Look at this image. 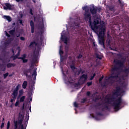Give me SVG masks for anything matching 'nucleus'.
I'll use <instances>...</instances> for the list:
<instances>
[{"label": "nucleus", "instance_id": "1", "mask_svg": "<svg viewBox=\"0 0 129 129\" xmlns=\"http://www.w3.org/2000/svg\"><path fill=\"white\" fill-rule=\"evenodd\" d=\"M115 67L112 68L111 76L106 78L105 85H112L113 82H117L120 87H116L113 92L112 97L107 95L104 99V102L107 105L113 106L116 111L119 110L122 105L121 96L124 94V89L127 86V74H129V68H123V62L121 61L114 59Z\"/></svg>", "mask_w": 129, "mask_h": 129}, {"label": "nucleus", "instance_id": "2", "mask_svg": "<svg viewBox=\"0 0 129 129\" xmlns=\"http://www.w3.org/2000/svg\"><path fill=\"white\" fill-rule=\"evenodd\" d=\"M83 10L85 12L84 14L85 21L88 22L92 30L96 34H97L99 43L103 46V48H105L104 41L105 37H104V32H105V23L96 16H94L92 19L88 6L83 7Z\"/></svg>", "mask_w": 129, "mask_h": 129}, {"label": "nucleus", "instance_id": "3", "mask_svg": "<svg viewBox=\"0 0 129 129\" xmlns=\"http://www.w3.org/2000/svg\"><path fill=\"white\" fill-rule=\"evenodd\" d=\"M24 119V116L20 115L18 118V120L14 122V129H26L28 125V121H29V114L26 115L25 120Z\"/></svg>", "mask_w": 129, "mask_h": 129}, {"label": "nucleus", "instance_id": "4", "mask_svg": "<svg viewBox=\"0 0 129 129\" xmlns=\"http://www.w3.org/2000/svg\"><path fill=\"white\" fill-rule=\"evenodd\" d=\"M5 33L7 37H8V40H6L5 41H2L1 42H0V44H1L0 49H4V48H8V47H10L11 46V43H12V41H13L14 39V36H13V35H14L15 31L11 30L9 32L10 35H10V34H8V32L6 31H5Z\"/></svg>", "mask_w": 129, "mask_h": 129}, {"label": "nucleus", "instance_id": "5", "mask_svg": "<svg viewBox=\"0 0 129 129\" xmlns=\"http://www.w3.org/2000/svg\"><path fill=\"white\" fill-rule=\"evenodd\" d=\"M9 62H10V60L8 59L5 54L0 55V69L2 71H6V65Z\"/></svg>", "mask_w": 129, "mask_h": 129}, {"label": "nucleus", "instance_id": "6", "mask_svg": "<svg viewBox=\"0 0 129 129\" xmlns=\"http://www.w3.org/2000/svg\"><path fill=\"white\" fill-rule=\"evenodd\" d=\"M24 74L27 77L28 76H29V75H32V79H33L32 86H34V85L36 83V82L35 81L36 80V78L37 77V69H35L33 71L30 72L28 70H26L24 72Z\"/></svg>", "mask_w": 129, "mask_h": 129}, {"label": "nucleus", "instance_id": "7", "mask_svg": "<svg viewBox=\"0 0 129 129\" xmlns=\"http://www.w3.org/2000/svg\"><path fill=\"white\" fill-rule=\"evenodd\" d=\"M41 44L36 43L35 42H32L29 46V47L33 48V47H35V51L34 53L36 56H38L39 54H40V52H41Z\"/></svg>", "mask_w": 129, "mask_h": 129}, {"label": "nucleus", "instance_id": "8", "mask_svg": "<svg viewBox=\"0 0 129 129\" xmlns=\"http://www.w3.org/2000/svg\"><path fill=\"white\" fill-rule=\"evenodd\" d=\"M69 27L66 25L67 30V31H69L70 29L72 30H75L76 31V30H78L79 29V22L78 21H76V22L74 23V24H71V23H69Z\"/></svg>", "mask_w": 129, "mask_h": 129}, {"label": "nucleus", "instance_id": "9", "mask_svg": "<svg viewBox=\"0 0 129 129\" xmlns=\"http://www.w3.org/2000/svg\"><path fill=\"white\" fill-rule=\"evenodd\" d=\"M60 40L64 42L66 45L69 42V37H68V33H66L65 31H63L61 33Z\"/></svg>", "mask_w": 129, "mask_h": 129}, {"label": "nucleus", "instance_id": "10", "mask_svg": "<svg viewBox=\"0 0 129 129\" xmlns=\"http://www.w3.org/2000/svg\"><path fill=\"white\" fill-rule=\"evenodd\" d=\"M87 79V75H83L79 82H78V84H75V87H79L80 85H81V84H83V83H84V82H85V81H86Z\"/></svg>", "mask_w": 129, "mask_h": 129}, {"label": "nucleus", "instance_id": "11", "mask_svg": "<svg viewBox=\"0 0 129 129\" xmlns=\"http://www.w3.org/2000/svg\"><path fill=\"white\" fill-rule=\"evenodd\" d=\"M17 51H18V53L15 56H12L11 57V59H13V60H16L18 57L20 55V52H21V49L20 48V46H18V48H15L13 47L12 48V53H13V55H15V53H17Z\"/></svg>", "mask_w": 129, "mask_h": 129}, {"label": "nucleus", "instance_id": "12", "mask_svg": "<svg viewBox=\"0 0 129 129\" xmlns=\"http://www.w3.org/2000/svg\"><path fill=\"white\" fill-rule=\"evenodd\" d=\"M61 71L62 72V74L63 75V79H64V83H66V84H71V83H72V79H71V78L69 77V78H66V76L65 75V73H64V72H63V69L61 68Z\"/></svg>", "mask_w": 129, "mask_h": 129}, {"label": "nucleus", "instance_id": "13", "mask_svg": "<svg viewBox=\"0 0 129 129\" xmlns=\"http://www.w3.org/2000/svg\"><path fill=\"white\" fill-rule=\"evenodd\" d=\"M21 87V84H18L17 86L15 89L14 90L12 95L13 96L14 99H16L17 98V96L18 95V93L19 92V89H20V88Z\"/></svg>", "mask_w": 129, "mask_h": 129}, {"label": "nucleus", "instance_id": "14", "mask_svg": "<svg viewBox=\"0 0 129 129\" xmlns=\"http://www.w3.org/2000/svg\"><path fill=\"white\" fill-rule=\"evenodd\" d=\"M62 45H60V48H59V55L60 56V65H62V62H63V56H62V55L63 54V50H62Z\"/></svg>", "mask_w": 129, "mask_h": 129}, {"label": "nucleus", "instance_id": "15", "mask_svg": "<svg viewBox=\"0 0 129 129\" xmlns=\"http://www.w3.org/2000/svg\"><path fill=\"white\" fill-rule=\"evenodd\" d=\"M90 10L92 15H96V8L94 7V5L90 6Z\"/></svg>", "mask_w": 129, "mask_h": 129}, {"label": "nucleus", "instance_id": "16", "mask_svg": "<svg viewBox=\"0 0 129 129\" xmlns=\"http://www.w3.org/2000/svg\"><path fill=\"white\" fill-rule=\"evenodd\" d=\"M4 10H13L14 6L10 4H6V7H4Z\"/></svg>", "mask_w": 129, "mask_h": 129}, {"label": "nucleus", "instance_id": "17", "mask_svg": "<svg viewBox=\"0 0 129 129\" xmlns=\"http://www.w3.org/2000/svg\"><path fill=\"white\" fill-rule=\"evenodd\" d=\"M3 19H5V20H7L8 21L9 23L10 22H12V18L10 16H3Z\"/></svg>", "mask_w": 129, "mask_h": 129}, {"label": "nucleus", "instance_id": "18", "mask_svg": "<svg viewBox=\"0 0 129 129\" xmlns=\"http://www.w3.org/2000/svg\"><path fill=\"white\" fill-rule=\"evenodd\" d=\"M44 32H45V28L44 27V22L42 21L40 30V33L41 35H43V34H44Z\"/></svg>", "mask_w": 129, "mask_h": 129}, {"label": "nucleus", "instance_id": "19", "mask_svg": "<svg viewBox=\"0 0 129 129\" xmlns=\"http://www.w3.org/2000/svg\"><path fill=\"white\" fill-rule=\"evenodd\" d=\"M30 26L31 27V33L33 34L34 32L35 27L34 26V22L33 21L30 22Z\"/></svg>", "mask_w": 129, "mask_h": 129}, {"label": "nucleus", "instance_id": "20", "mask_svg": "<svg viewBox=\"0 0 129 129\" xmlns=\"http://www.w3.org/2000/svg\"><path fill=\"white\" fill-rule=\"evenodd\" d=\"M106 10H109V11H108V14H110V12H112V13H113V6H107L106 8Z\"/></svg>", "mask_w": 129, "mask_h": 129}, {"label": "nucleus", "instance_id": "21", "mask_svg": "<svg viewBox=\"0 0 129 129\" xmlns=\"http://www.w3.org/2000/svg\"><path fill=\"white\" fill-rule=\"evenodd\" d=\"M26 58V54H23L22 56L20 58V59H22L23 60V63H27L28 62V59H25Z\"/></svg>", "mask_w": 129, "mask_h": 129}, {"label": "nucleus", "instance_id": "22", "mask_svg": "<svg viewBox=\"0 0 129 129\" xmlns=\"http://www.w3.org/2000/svg\"><path fill=\"white\" fill-rule=\"evenodd\" d=\"M27 85H28V82H27V81H25L22 84V88L24 89H26V88H27Z\"/></svg>", "mask_w": 129, "mask_h": 129}, {"label": "nucleus", "instance_id": "23", "mask_svg": "<svg viewBox=\"0 0 129 129\" xmlns=\"http://www.w3.org/2000/svg\"><path fill=\"white\" fill-rule=\"evenodd\" d=\"M8 68H11V67H15L16 66V64L15 63H8L7 65Z\"/></svg>", "mask_w": 129, "mask_h": 129}, {"label": "nucleus", "instance_id": "24", "mask_svg": "<svg viewBox=\"0 0 129 129\" xmlns=\"http://www.w3.org/2000/svg\"><path fill=\"white\" fill-rule=\"evenodd\" d=\"M25 98H26V96H23L21 97L20 98V101H19L20 102H24Z\"/></svg>", "mask_w": 129, "mask_h": 129}, {"label": "nucleus", "instance_id": "25", "mask_svg": "<svg viewBox=\"0 0 129 129\" xmlns=\"http://www.w3.org/2000/svg\"><path fill=\"white\" fill-rule=\"evenodd\" d=\"M24 94V90L23 89H21L19 91V95L21 96V95H23Z\"/></svg>", "mask_w": 129, "mask_h": 129}, {"label": "nucleus", "instance_id": "26", "mask_svg": "<svg viewBox=\"0 0 129 129\" xmlns=\"http://www.w3.org/2000/svg\"><path fill=\"white\" fill-rule=\"evenodd\" d=\"M109 39V36H108L107 37V43H108V45H110V39Z\"/></svg>", "mask_w": 129, "mask_h": 129}, {"label": "nucleus", "instance_id": "27", "mask_svg": "<svg viewBox=\"0 0 129 129\" xmlns=\"http://www.w3.org/2000/svg\"><path fill=\"white\" fill-rule=\"evenodd\" d=\"M19 104H20V101H17L15 103V106H18L19 105Z\"/></svg>", "mask_w": 129, "mask_h": 129}, {"label": "nucleus", "instance_id": "28", "mask_svg": "<svg viewBox=\"0 0 129 129\" xmlns=\"http://www.w3.org/2000/svg\"><path fill=\"white\" fill-rule=\"evenodd\" d=\"M10 121H9L7 123V129H9L10 128Z\"/></svg>", "mask_w": 129, "mask_h": 129}, {"label": "nucleus", "instance_id": "29", "mask_svg": "<svg viewBox=\"0 0 129 129\" xmlns=\"http://www.w3.org/2000/svg\"><path fill=\"white\" fill-rule=\"evenodd\" d=\"M9 76V73H7L4 75V78H7V77Z\"/></svg>", "mask_w": 129, "mask_h": 129}, {"label": "nucleus", "instance_id": "30", "mask_svg": "<svg viewBox=\"0 0 129 129\" xmlns=\"http://www.w3.org/2000/svg\"><path fill=\"white\" fill-rule=\"evenodd\" d=\"M74 105L75 107H77V106H78V104H77V103H76V102H74Z\"/></svg>", "mask_w": 129, "mask_h": 129}, {"label": "nucleus", "instance_id": "31", "mask_svg": "<svg viewBox=\"0 0 129 129\" xmlns=\"http://www.w3.org/2000/svg\"><path fill=\"white\" fill-rule=\"evenodd\" d=\"M102 79H103V76H102L99 79L100 83H101V81H102Z\"/></svg>", "mask_w": 129, "mask_h": 129}, {"label": "nucleus", "instance_id": "32", "mask_svg": "<svg viewBox=\"0 0 129 129\" xmlns=\"http://www.w3.org/2000/svg\"><path fill=\"white\" fill-rule=\"evenodd\" d=\"M95 74H94L93 76L91 77V78H90V80H92V79H93V78H94V77L95 76Z\"/></svg>", "mask_w": 129, "mask_h": 129}, {"label": "nucleus", "instance_id": "33", "mask_svg": "<svg viewBox=\"0 0 129 129\" xmlns=\"http://www.w3.org/2000/svg\"><path fill=\"white\" fill-rule=\"evenodd\" d=\"M4 126H5V123L2 122V124H1V128H3V127H4Z\"/></svg>", "mask_w": 129, "mask_h": 129}, {"label": "nucleus", "instance_id": "34", "mask_svg": "<svg viewBox=\"0 0 129 129\" xmlns=\"http://www.w3.org/2000/svg\"><path fill=\"white\" fill-rule=\"evenodd\" d=\"M15 1H16L17 3H21L24 0H15Z\"/></svg>", "mask_w": 129, "mask_h": 129}, {"label": "nucleus", "instance_id": "35", "mask_svg": "<svg viewBox=\"0 0 129 129\" xmlns=\"http://www.w3.org/2000/svg\"><path fill=\"white\" fill-rule=\"evenodd\" d=\"M19 23L21 24L22 26H24V24H23V20H19Z\"/></svg>", "mask_w": 129, "mask_h": 129}, {"label": "nucleus", "instance_id": "36", "mask_svg": "<svg viewBox=\"0 0 129 129\" xmlns=\"http://www.w3.org/2000/svg\"><path fill=\"white\" fill-rule=\"evenodd\" d=\"M71 68L72 69V70H74V69H75V67L74 66H71Z\"/></svg>", "mask_w": 129, "mask_h": 129}, {"label": "nucleus", "instance_id": "37", "mask_svg": "<svg viewBox=\"0 0 129 129\" xmlns=\"http://www.w3.org/2000/svg\"><path fill=\"white\" fill-rule=\"evenodd\" d=\"M20 39H21L22 41H25V37H20Z\"/></svg>", "mask_w": 129, "mask_h": 129}, {"label": "nucleus", "instance_id": "38", "mask_svg": "<svg viewBox=\"0 0 129 129\" xmlns=\"http://www.w3.org/2000/svg\"><path fill=\"white\" fill-rule=\"evenodd\" d=\"M91 84H92V83H91V82L87 83L88 86H90V85H91Z\"/></svg>", "mask_w": 129, "mask_h": 129}, {"label": "nucleus", "instance_id": "39", "mask_svg": "<svg viewBox=\"0 0 129 129\" xmlns=\"http://www.w3.org/2000/svg\"><path fill=\"white\" fill-rule=\"evenodd\" d=\"M30 14L32 15H33V10H32V9H30Z\"/></svg>", "mask_w": 129, "mask_h": 129}, {"label": "nucleus", "instance_id": "40", "mask_svg": "<svg viewBox=\"0 0 129 129\" xmlns=\"http://www.w3.org/2000/svg\"><path fill=\"white\" fill-rule=\"evenodd\" d=\"M81 58H82V55H79L78 56V59H81Z\"/></svg>", "mask_w": 129, "mask_h": 129}, {"label": "nucleus", "instance_id": "41", "mask_svg": "<svg viewBox=\"0 0 129 129\" xmlns=\"http://www.w3.org/2000/svg\"><path fill=\"white\" fill-rule=\"evenodd\" d=\"M15 99H12L11 100V102L12 103H13V102H14V101H15Z\"/></svg>", "mask_w": 129, "mask_h": 129}, {"label": "nucleus", "instance_id": "42", "mask_svg": "<svg viewBox=\"0 0 129 129\" xmlns=\"http://www.w3.org/2000/svg\"><path fill=\"white\" fill-rule=\"evenodd\" d=\"M87 95H88V96H89V95H90V92H88L87 93Z\"/></svg>", "mask_w": 129, "mask_h": 129}, {"label": "nucleus", "instance_id": "43", "mask_svg": "<svg viewBox=\"0 0 129 129\" xmlns=\"http://www.w3.org/2000/svg\"><path fill=\"white\" fill-rule=\"evenodd\" d=\"M97 58H98L99 59H101V58H102L101 56L98 57V55L97 56Z\"/></svg>", "mask_w": 129, "mask_h": 129}, {"label": "nucleus", "instance_id": "44", "mask_svg": "<svg viewBox=\"0 0 129 129\" xmlns=\"http://www.w3.org/2000/svg\"><path fill=\"white\" fill-rule=\"evenodd\" d=\"M22 107H23V108H24V107H25V103H24V104H23Z\"/></svg>", "mask_w": 129, "mask_h": 129}, {"label": "nucleus", "instance_id": "45", "mask_svg": "<svg viewBox=\"0 0 129 129\" xmlns=\"http://www.w3.org/2000/svg\"><path fill=\"white\" fill-rule=\"evenodd\" d=\"M93 45L94 46H95L96 44H95V42H93Z\"/></svg>", "mask_w": 129, "mask_h": 129}, {"label": "nucleus", "instance_id": "46", "mask_svg": "<svg viewBox=\"0 0 129 129\" xmlns=\"http://www.w3.org/2000/svg\"><path fill=\"white\" fill-rule=\"evenodd\" d=\"M17 37H20V34H18L17 35Z\"/></svg>", "mask_w": 129, "mask_h": 129}, {"label": "nucleus", "instance_id": "47", "mask_svg": "<svg viewBox=\"0 0 129 129\" xmlns=\"http://www.w3.org/2000/svg\"><path fill=\"white\" fill-rule=\"evenodd\" d=\"M15 24H16V23H13V24H12V25H13V26H15Z\"/></svg>", "mask_w": 129, "mask_h": 129}, {"label": "nucleus", "instance_id": "48", "mask_svg": "<svg viewBox=\"0 0 129 129\" xmlns=\"http://www.w3.org/2000/svg\"><path fill=\"white\" fill-rule=\"evenodd\" d=\"M33 3H36V1L35 0H33Z\"/></svg>", "mask_w": 129, "mask_h": 129}, {"label": "nucleus", "instance_id": "49", "mask_svg": "<svg viewBox=\"0 0 129 129\" xmlns=\"http://www.w3.org/2000/svg\"><path fill=\"white\" fill-rule=\"evenodd\" d=\"M82 102H85V99H84V101Z\"/></svg>", "mask_w": 129, "mask_h": 129}, {"label": "nucleus", "instance_id": "50", "mask_svg": "<svg viewBox=\"0 0 129 129\" xmlns=\"http://www.w3.org/2000/svg\"><path fill=\"white\" fill-rule=\"evenodd\" d=\"M91 115L92 116V117H95L94 116V115H91Z\"/></svg>", "mask_w": 129, "mask_h": 129}, {"label": "nucleus", "instance_id": "51", "mask_svg": "<svg viewBox=\"0 0 129 129\" xmlns=\"http://www.w3.org/2000/svg\"><path fill=\"white\" fill-rule=\"evenodd\" d=\"M106 108H108L107 106H106Z\"/></svg>", "mask_w": 129, "mask_h": 129}, {"label": "nucleus", "instance_id": "52", "mask_svg": "<svg viewBox=\"0 0 129 129\" xmlns=\"http://www.w3.org/2000/svg\"><path fill=\"white\" fill-rule=\"evenodd\" d=\"M59 43H61V40H60V41H59Z\"/></svg>", "mask_w": 129, "mask_h": 129}, {"label": "nucleus", "instance_id": "53", "mask_svg": "<svg viewBox=\"0 0 129 129\" xmlns=\"http://www.w3.org/2000/svg\"><path fill=\"white\" fill-rule=\"evenodd\" d=\"M3 120H5V118H3Z\"/></svg>", "mask_w": 129, "mask_h": 129}, {"label": "nucleus", "instance_id": "54", "mask_svg": "<svg viewBox=\"0 0 129 129\" xmlns=\"http://www.w3.org/2000/svg\"><path fill=\"white\" fill-rule=\"evenodd\" d=\"M71 21H73V20H72V19H71Z\"/></svg>", "mask_w": 129, "mask_h": 129}, {"label": "nucleus", "instance_id": "55", "mask_svg": "<svg viewBox=\"0 0 129 129\" xmlns=\"http://www.w3.org/2000/svg\"><path fill=\"white\" fill-rule=\"evenodd\" d=\"M30 100L31 101V100H32V99H31Z\"/></svg>", "mask_w": 129, "mask_h": 129}, {"label": "nucleus", "instance_id": "56", "mask_svg": "<svg viewBox=\"0 0 129 129\" xmlns=\"http://www.w3.org/2000/svg\"><path fill=\"white\" fill-rule=\"evenodd\" d=\"M33 88V87H32V89Z\"/></svg>", "mask_w": 129, "mask_h": 129}]
</instances>
